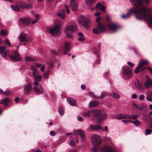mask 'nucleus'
Instances as JSON below:
<instances>
[{
	"label": "nucleus",
	"mask_w": 152,
	"mask_h": 152,
	"mask_svg": "<svg viewBox=\"0 0 152 152\" xmlns=\"http://www.w3.org/2000/svg\"><path fill=\"white\" fill-rule=\"evenodd\" d=\"M49 76V72H45L43 75V77L44 79H47Z\"/></svg>",
	"instance_id": "58836bf2"
},
{
	"label": "nucleus",
	"mask_w": 152,
	"mask_h": 152,
	"mask_svg": "<svg viewBox=\"0 0 152 152\" xmlns=\"http://www.w3.org/2000/svg\"><path fill=\"white\" fill-rule=\"evenodd\" d=\"M132 4L135 6L129 10L128 13L122 14L121 18L123 19L128 18L132 14H134L136 18L139 20H144L148 23V26H152V15L149 14L151 10L147 6L150 3V0H130Z\"/></svg>",
	"instance_id": "f257e3e1"
},
{
	"label": "nucleus",
	"mask_w": 152,
	"mask_h": 152,
	"mask_svg": "<svg viewBox=\"0 0 152 152\" xmlns=\"http://www.w3.org/2000/svg\"><path fill=\"white\" fill-rule=\"evenodd\" d=\"M34 17L36 18L34 20H33L32 21V24H34L37 22L38 20V18L39 17L40 15H35Z\"/></svg>",
	"instance_id": "72a5a7b5"
},
{
	"label": "nucleus",
	"mask_w": 152,
	"mask_h": 152,
	"mask_svg": "<svg viewBox=\"0 0 152 152\" xmlns=\"http://www.w3.org/2000/svg\"><path fill=\"white\" fill-rule=\"evenodd\" d=\"M106 93L104 92H102L101 93L100 96L98 97V98H99L100 99H102L104 98L106 96Z\"/></svg>",
	"instance_id": "49530a36"
},
{
	"label": "nucleus",
	"mask_w": 152,
	"mask_h": 152,
	"mask_svg": "<svg viewBox=\"0 0 152 152\" xmlns=\"http://www.w3.org/2000/svg\"><path fill=\"white\" fill-rule=\"evenodd\" d=\"M135 86L137 89H140L142 88V85L137 80L135 83Z\"/></svg>",
	"instance_id": "c756f323"
},
{
	"label": "nucleus",
	"mask_w": 152,
	"mask_h": 152,
	"mask_svg": "<svg viewBox=\"0 0 152 152\" xmlns=\"http://www.w3.org/2000/svg\"><path fill=\"white\" fill-rule=\"evenodd\" d=\"M19 21L22 24L26 25L30 22L31 19L29 18H21L20 19Z\"/></svg>",
	"instance_id": "f3484780"
},
{
	"label": "nucleus",
	"mask_w": 152,
	"mask_h": 152,
	"mask_svg": "<svg viewBox=\"0 0 152 152\" xmlns=\"http://www.w3.org/2000/svg\"><path fill=\"white\" fill-rule=\"evenodd\" d=\"M16 4L20 8H22L27 9L32 7L31 4L27 3L20 0L17 1Z\"/></svg>",
	"instance_id": "6e6552de"
},
{
	"label": "nucleus",
	"mask_w": 152,
	"mask_h": 152,
	"mask_svg": "<svg viewBox=\"0 0 152 152\" xmlns=\"http://www.w3.org/2000/svg\"><path fill=\"white\" fill-rule=\"evenodd\" d=\"M147 69H148V71L151 74H152V68L150 67H147Z\"/></svg>",
	"instance_id": "69168bd1"
},
{
	"label": "nucleus",
	"mask_w": 152,
	"mask_h": 152,
	"mask_svg": "<svg viewBox=\"0 0 152 152\" xmlns=\"http://www.w3.org/2000/svg\"><path fill=\"white\" fill-rule=\"evenodd\" d=\"M78 141L77 139L76 138L73 139L69 143V145L71 146H73L75 145V143L77 142Z\"/></svg>",
	"instance_id": "c85d7f7f"
},
{
	"label": "nucleus",
	"mask_w": 152,
	"mask_h": 152,
	"mask_svg": "<svg viewBox=\"0 0 152 152\" xmlns=\"http://www.w3.org/2000/svg\"><path fill=\"white\" fill-rule=\"evenodd\" d=\"M80 129L74 130L73 132L76 135H80L83 132Z\"/></svg>",
	"instance_id": "473e14b6"
},
{
	"label": "nucleus",
	"mask_w": 152,
	"mask_h": 152,
	"mask_svg": "<svg viewBox=\"0 0 152 152\" xmlns=\"http://www.w3.org/2000/svg\"><path fill=\"white\" fill-rule=\"evenodd\" d=\"M0 92L6 95H8L10 94V93L8 90H6L4 91H3L1 89H0Z\"/></svg>",
	"instance_id": "e433bc0d"
},
{
	"label": "nucleus",
	"mask_w": 152,
	"mask_h": 152,
	"mask_svg": "<svg viewBox=\"0 0 152 152\" xmlns=\"http://www.w3.org/2000/svg\"><path fill=\"white\" fill-rule=\"evenodd\" d=\"M47 63L50 66H52L53 65V61H50L49 62H48Z\"/></svg>",
	"instance_id": "0e129e2a"
},
{
	"label": "nucleus",
	"mask_w": 152,
	"mask_h": 152,
	"mask_svg": "<svg viewBox=\"0 0 152 152\" xmlns=\"http://www.w3.org/2000/svg\"><path fill=\"white\" fill-rule=\"evenodd\" d=\"M105 30L104 26L102 24L99 23L98 24L96 28L93 29V32L94 34H96L99 33H102Z\"/></svg>",
	"instance_id": "0eeeda50"
},
{
	"label": "nucleus",
	"mask_w": 152,
	"mask_h": 152,
	"mask_svg": "<svg viewBox=\"0 0 152 152\" xmlns=\"http://www.w3.org/2000/svg\"><path fill=\"white\" fill-rule=\"evenodd\" d=\"M152 132V130L150 129H147L145 130V134L146 135L149 134Z\"/></svg>",
	"instance_id": "37998d69"
},
{
	"label": "nucleus",
	"mask_w": 152,
	"mask_h": 152,
	"mask_svg": "<svg viewBox=\"0 0 152 152\" xmlns=\"http://www.w3.org/2000/svg\"><path fill=\"white\" fill-rule=\"evenodd\" d=\"M5 42L8 45L11 46L10 43V41L7 39H6L5 41Z\"/></svg>",
	"instance_id": "3c124183"
},
{
	"label": "nucleus",
	"mask_w": 152,
	"mask_h": 152,
	"mask_svg": "<svg viewBox=\"0 0 152 152\" xmlns=\"http://www.w3.org/2000/svg\"><path fill=\"white\" fill-rule=\"evenodd\" d=\"M7 48V47L5 46L0 47V54L5 58H6L7 56H9L8 52L5 51Z\"/></svg>",
	"instance_id": "f8f14e48"
},
{
	"label": "nucleus",
	"mask_w": 152,
	"mask_h": 152,
	"mask_svg": "<svg viewBox=\"0 0 152 152\" xmlns=\"http://www.w3.org/2000/svg\"><path fill=\"white\" fill-rule=\"evenodd\" d=\"M69 44L70 43L69 42H66L65 43L64 49V54H66L69 51Z\"/></svg>",
	"instance_id": "5701e85b"
},
{
	"label": "nucleus",
	"mask_w": 152,
	"mask_h": 152,
	"mask_svg": "<svg viewBox=\"0 0 152 152\" xmlns=\"http://www.w3.org/2000/svg\"><path fill=\"white\" fill-rule=\"evenodd\" d=\"M98 152H116V151L115 148L110 146H105Z\"/></svg>",
	"instance_id": "9d476101"
},
{
	"label": "nucleus",
	"mask_w": 152,
	"mask_h": 152,
	"mask_svg": "<svg viewBox=\"0 0 152 152\" xmlns=\"http://www.w3.org/2000/svg\"><path fill=\"white\" fill-rule=\"evenodd\" d=\"M31 90V85L30 84H28L24 87V91L25 93H29Z\"/></svg>",
	"instance_id": "aec40b11"
},
{
	"label": "nucleus",
	"mask_w": 152,
	"mask_h": 152,
	"mask_svg": "<svg viewBox=\"0 0 152 152\" xmlns=\"http://www.w3.org/2000/svg\"><path fill=\"white\" fill-rule=\"evenodd\" d=\"M70 6L73 11H76L78 7L77 1L76 0H70Z\"/></svg>",
	"instance_id": "ddd939ff"
},
{
	"label": "nucleus",
	"mask_w": 152,
	"mask_h": 152,
	"mask_svg": "<svg viewBox=\"0 0 152 152\" xmlns=\"http://www.w3.org/2000/svg\"><path fill=\"white\" fill-rule=\"evenodd\" d=\"M92 115V110L85 112L83 114V116L85 117H90Z\"/></svg>",
	"instance_id": "cd10ccee"
},
{
	"label": "nucleus",
	"mask_w": 152,
	"mask_h": 152,
	"mask_svg": "<svg viewBox=\"0 0 152 152\" xmlns=\"http://www.w3.org/2000/svg\"><path fill=\"white\" fill-rule=\"evenodd\" d=\"M92 120L94 121L96 120L98 123H101L107 116L106 114L99 110H92Z\"/></svg>",
	"instance_id": "f03ea898"
},
{
	"label": "nucleus",
	"mask_w": 152,
	"mask_h": 152,
	"mask_svg": "<svg viewBox=\"0 0 152 152\" xmlns=\"http://www.w3.org/2000/svg\"><path fill=\"white\" fill-rule=\"evenodd\" d=\"M65 12L64 10H59L58 13L57 15L58 16L61 17L63 19H64L65 17Z\"/></svg>",
	"instance_id": "b1692460"
},
{
	"label": "nucleus",
	"mask_w": 152,
	"mask_h": 152,
	"mask_svg": "<svg viewBox=\"0 0 152 152\" xmlns=\"http://www.w3.org/2000/svg\"><path fill=\"white\" fill-rule=\"evenodd\" d=\"M18 38L20 42H26L28 41L26 35L23 33L20 34L18 36Z\"/></svg>",
	"instance_id": "2eb2a0df"
},
{
	"label": "nucleus",
	"mask_w": 152,
	"mask_h": 152,
	"mask_svg": "<svg viewBox=\"0 0 152 152\" xmlns=\"http://www.w3.org/2000/svg\"><path fill=\"white\" fill-rule=\"evenodd\" d=\"M112 96L113 98L116 99H118L120 98L119 95L115 93H113L112 94Z\"/></svg>",
	"instance_id": "c9c22d12"
},
{
	"label": "nucleus",
	"mask_w": 152,
	"mask_h": 152,
	"mask_svg": "<svg viewBox=\"0 0 152 152\" xmlns=\"http://www.w3.org/2000/svg\"><path fill=\"white\" fill-rule=\"evenodd\" d=\"M11 9L14 11H18L19 10V8L16 5H11Z\"/></svg>",
	"instance_id": "f704fd0d"
},
{
	"label": "nucleus",
	"mask_w": 152,
	"mask_h": 152,
	"mask_svg": "<svg viewBox=\"0 0 152 152\" xmlns=\"http://www.w3.org/2000/svg\"><path fill=\"white\" fill-rule=\"evenodd\" d=\"M8 31L7 30H2L0 32L1 35L6 36L7 35Z\"/></svg>",
	"instance_id": "7c9ffc66"
},
{
	"label": "nucleus",
	"mask_w": 152,
	"mask_h": 152,
	"mask_svg": "<svg viewBox=\"0 0 152 152\" xmlns=\"http://www.w3.org/2000/svg\"><path fill=\"white\" fill-rule=\"evenodd\" d=\"M128 116L129 115L125 114H120L116 116V118L118 120L128 118Z\"/></svg>",
	"instance_id": "412c9836"
},
{
	"label": "nucleus",
	"mask_w": 152,
	"mask_h": 152,
	"mask_svg": "<svg viewBox=\"0 0 152 152\" xmlns=\"http://www.w3.org/2000/svg\"><path fill=\"white\" fill-rule=\"evenodd\" d=\"M51 53L52 54L54 55H57L58 53V52L54 50H52L51 51Z\"/></svg>",
	"instance_id": "603ef678"
},
{
	"label": "nucleus",
	"mask_w": 152,
	"mask_h": 152,
	"mask_svg": "<svg viewBox=\"0 0 152 152\" xmlns=\"http://www.w3.org/2000/svg\"><path fill=\"white\" fill-rule=\"evenodd\" d=\"M141 67H139V66H137V68L134 70V72L135 73H137L139 72L140 71H142L143 69H140V68Z\"/></svg>",
	"instance_id": "a18cd8bd"
},
{
	"label": "nucleus",
	"mask_w": 152,
	"mask_h": 152,
	"mask_svg": "<svg viewBox=\"0 0 152 152\" xmlns=\"http://www.w3.org/2000/svg\"><path fill=\"white\" fill-rule=\"evenodd\" d=\"M20 55L16 50L13 52L12 54L10 56L12 60L15 61H19L21 60V58L19 56Z\"/></svg>",
	"instance_id": "1a4fd4ad"
},
{
	"label": "nucleus",
	"mask_w": 152,
	"mask_h": 152,
	"mask_svg": "<svg viewBox=\"0 0 152 152\" xmlns=\"http://www.w3.org/2000/svg\"><path fill=\"white\" fill-rule=\"evenodd\" d=\"M148 62L147 60L141 61H140L139 64V67H142L144 65H147L148 64Z\"/></svg>",
	"instance_id": "a878e982"
},
{
	"label": "nucleus",
	"mask_w": 152,
	"mask_h": 152,
	"mask_svg": "<svg viewBox=\"0 0 152 152\" xmlns=\"http://www.w3.org/2000/svg\"><path fill=\"white\" fill-rule=\"evenodd\" d=\"M25 59L27 61H34L35 60L34 59H32L31 57L29 56H26Z\"/></svg>",
	"instance_id": "ea45409f"
},
{
	"label": "nucleus",
	"mask_w": 152,
	"mask_h": 152,
	"mask_svg": "<svg viewBox=\"0 0 152 152\" xmlns=\"http://www.w3.org/2000/svg\"><path fill=\"white\" fill-rule=\"evenodd\" d=\"M97 151V149L96 147H93L92 149V152H96Z\"/></svg>",
	"instance_id": "052dcab7"
},
{
	"label": "nucleus",
	"mask_w": 152,
	"mask_h": 152,
	"mask_svg": "<svg viewBox=\"0 0 152 152\" xmlns=\"http://www.w3.org/2000/svg\"><path fill=\"white\" fill-rule=\"evenodd\" d=\"M67 100L69 103L71 105L77 106L76 104V102L75 100L70 98H68L67 99Z\"/></svg>",
	"instance_id": "4be33fe9"
},
{
	"label": "nucleus",
	"mask_w": 152,
	"mask_h": 152,
	"mask_svg": "<svg viewBox=\"0 0 152 152\" xmlns=\"http://www.w3.org/2000/svg\"><path fill=\"white\" fill-rule=\"evenodd\" d=\"M127 64L128 65H129V66H130L131 67H133L134 66V64L133 63H131V62H128Z\"/></svg>",
	"instance_id": "680f3d73"
},
{
	"label": "nucleus",
	"mask_w": 152,
	"mask_h": 152,
	"mask_svg": "<svg viewBox=\"0 0 152 152\" xmlns=\"http://www.w3.org/2000/svg\"><path fill=\"white\" fill-rule=\"evenodd\" d=\"M58 112L60 115H62L64 114V110L61 107H59L58 108Z\"/></svg>",
	"instance_id": "79ce46f5"
},
{
	"label": "nucleus",
	"mask_w": 152,
	"mask_h": 152,
	"mask_svg": "<svg viewBox=\"0 0 152 152\" xmlns=\"http://www.w3.org/2000/svg\"><path fill=\"white\" fill-rule=\"evenodd\" d=\"M61 26L60 24H57L50 29L49 31L53 37L59 36L61 34Z\"/></svg>",
	"instance_id": "39448f33"
},
{
	"label": "nucleus",
	"mask_w": 152,
	"mask_h": 152,
	"mask_svg": "<svg viewBox=\"0 0 152 152\" xmlns=\"http://www.w3.org/2000/svg\"><path fill=\"white\" fill-rule=\"evenodd\" d=\"M77 22L79 24H81L86 28H88L90 26V20L88 17L86 18L81 15Z\"/></svg>",
	"instance_id": "20e7f679"
},
{
	"label": "nucleus",
	"mask_w": 152,
	"mask_h": 152,
	"mask_svg": "<svg viewBox=\"0 0 152 152\" xmlns=\"http://www.w3.org/2000/svg\"><path fill=\"white\" fill-rule=\"evenodd\" d=\"M34 90L36 93L39 94L41 93L43 91L42 87L39 84L37 86H35L34 87Z\"/></svg>",
	"instance_id": "4468645a"
},
{
	"label": "nucleus",
	"mask_w": 152,
	"mask_h": 152,
	"mask_svg": "<svg viewBox=\"0 0 152 152\" xmlns=\"http://www.w3.org/2000/svg\"><path fill=\"white\" fill-rule=\"evenodd\" d=\"M131 122L136 126H138L140 124V122L137 120H136L134 121H131Z\"/></svg>",
	"instance_id": "4c0bfd02"
},
{
	"label": "nucleus",
	"mask_w": 152,
	"mask_h": 152,
	"mask_svg": "<svg viewBox=\"0 0 152 152\" xmlns=\"http://www.w3.org/2000/svg\"><path fill=\"white\" fill-rule=\"evenodd\" d=\"M99 104V102L97 101H94L91 102L89 104V106L91 107H95Z\"/></svg>",
	"instance_id": "393cba45"
},
{
	"label": "nucleus",
	"mask_w": 152,
	"mask_h": 152,
	"mask_svg": "<svg viewBox=\"0 0 152 152\" xmlns=\"http://www.w3.org/2000/svg\"><path fill=\"white\" fill-rule=\"evenodd\" d=\"M89 95L93 97H94L95 98L97 99L98 98V97L97 96H95L94 95L93 93L92 92H89Z\"/></svg>",
	"instance_id": "09e8293b"
},
{
	"label": "nucleus",
	"mask_w": 152,
	"mask_h": 152,
	"mask_svg": "<svg viewBox=\"0 0 152 152\" xmlns=\"http://www.w3.org/2000/svg\"><path fill=\"white\" fill-rule=\"evenodd\" d=\"M82 139L83 141L85 140L86 139V137L84 132L83 131L80 134Z\"/></svg>",
	"instance_id": "a19ab883"
},
{
	"label": "nucleus",
	"mask_w": 152,
	"mask_h": 152,
	"mask_svg": "<svg viewBox=\"0 0 152 152\" xmlns=\"http://www.w3.org/2000/svg\"><path fill=\"white\" fill-rule=\"evenodd\" d=\"M95 127V125H91L90 126V128L92 130H94Z\"/></svg>",
	"instance_id": "774afa93"
},
{
	"label": "nucleus",
	"mask_w": 152,
	"mask_h": 152,
	"mask_svg": "<svg viewBox=\"0 0 152 152\" xmlns=\"http://www.w3.org/2000/svg\"><path fill=\"white\" fill-rule=\"evenodd\" d=\"M122 121L124 122L125 124H127L129 122H131V121L126 120H122Z\"/></svg>",
	"instance_id": "e2e57ef3"
},
{
	"label": "nucleus",
	"mask_w": 152,
	"mask_h": 152,
	"mask_svg": "<svg viewBox=\"0 0 152 152\" xmlns=\"http://www.w3.org/2000/svg\"><path fill=\"white\" fill-rule=\"evenodd\" d=\"M122 70L123 73L128 77H130L132 76V71L128 67H123L122 68Z\"/></svg>",
	"instance_id": "9b49d317"
},
{
	"label": "nucleus",
	"mask_w": 152,
	"mask_h": 152,
	"mask_svg": "<svg viewBox=\"0 0 152 152\" xmlns=\"http://www.w3.org/2000/svg\"><path fill=\"white\" fill-rule=\"evenodd\" d=\"M74 31V27L72 26H69L66 27L65 32L66 33L72 34Z\"/></svg>",
	"instance_id": "a211bd4d"
},
{
	"label": "nucleus",
	"mask_w": 152,
	"mask_h": 152,
	"mask_svg": "<svg viewBox=\"0 0 152 152\" xmlns=\"http://www.w3.org/2000/svg\"><path fill=\"white\" fill-rule=\"evenodd\" d=\"M138 116V115H135L133 116H131L130 115H129L128 118H131L134 120H135L137 118Z\"/></svg>",
	"instance_id": "8fccbe9b"
},
{
	"label": "nucleus",
	"mask_w": 152,
	"mask_h": 152,
	"mask_svg": "<svg viewBox=\"0 0 152 152\" xmlns=\"http://www.w3.org/2000/svg\"><path fill=\"white\" fill-rule=\"evenodd\" d=\"M144 86L146 88H149L152 87V80L151 79L146 80L144 83Z\"/></svg>",
	"instance_id": "6ab92c4d"
},
{
	"label": "nucleus",
	"mask_w": 152,
	"mask_h": 152,
	"mask_svg": "<svg viewBox=\"0 0 152 152\" xmlns=\"http://www.w3.org/2000/svg\"><path fill=\"white\" fill-rule=\"evenodd\" d=\"M9 101V99L8 98H4L2 99L0 102L1 104H4L5 105H6V102Z\"/></svg>",
	"instance_id": "2f4dec72"
},
{
	"label": "nucleus",
	"mask_w": 152,
	"mask_h": 152,
	"mask_svg": "<svg viewBox=\"0 0 152 152\" xmlns=\"http://www.w3.org/2000/svg\"><path fill=\"white\" fill-rule=\"evenodd\" d=\"M30 68L32 72V75L34 77V82L33 84L35 86L39 85V83L38 82L41 80L42 76L39 74L37 75V70L34 65H31L30 66Z\"/></svg>",
	"instance_id": "7ed1b4c3"
},
{
	"label": "nucleus",
	"mask_w": 152,
	"mask_h": 152,
	"mask_svg": "<svg viewBox=\"0 0 152 152\" xmlns=\"http://www.w3.org/2000/svg\"><path fill=\"white\" fill-rule=\"evenodd\" d=\"M104 130L105 131L106 134H107L109 133V130L108 128V127L107 126H105L104 127Z\"/></svg>",
	"instance_id": "4d7b16f0"
},
{
	"label": "nucleus",
	"mask_w": 152,
	"mask_h": 152,
	"mask_svg": "<svg viewBox=\"0 0 152 152\" xmlns=\"http://www.w3.org/2000/svg\"><path fill=\"white\" fill-rule=\"evenodd\" d=\"M65 7L67 14H69V13L70 11L68 8V7L66 5H65Z\"/></svg>",
	"instance_id": "bf43d9fd"
},
{
	"label": "nucleus",
	"mask_w": 152,
	"mask_h": 152,
	"mask_svg": "<svg viewBox=\"0 0 152 152\" xmlns=\"http://www.w3.org/2000/svg\"><path fill=\"white\" fill-rule=\"evenodd\" d=\"M91 141L93 145H99L101 143V137L98 134H94L91 137Z\"/></svg>",
	"instance_id": "423d86ee"
},
{
	"label": "nucleus",
	"mask_w": 152,
	"mask_h": 152,
	"mask_svg": "<svg viewBox=\"0 0 152 152\" xmlns=\"http://www.w3.org/2000/svg\"><path fill=\"white\" fill-rule=\"evenodd\" d=\"M100 9L103 12H105V8L104 6L103 5H101V6Z\"/></svg>",
	"instance_id": "5fc2aeb1"
},
{
	"label": "nucleus",
	"mask_w": 152,
	"mask_h": 152,
	"mask_svg": "<svg viewBox=\"0 0 152 152\" xmlns=\"http://www.w3.org/2000/svg\"><path fill=\"white\" fill-rule=\"evenodd\" d=\"M132 97L133 99H135L137 97V95L135 94H134L132 95Z\"/></svg>",
	"instance_id": "338daca9"
},
{
	"label": "nucleus",
	"mask_w": 152,
	"mask_h": 152,
	"mask_svg": "<svg viewBox=\"0 0 152 152\" xmlns=\"http://www.w3.org/2000/svg\"><path fill=\"white\" fill-rule=\"evenodd\" d=\"M108 27L114 32L117 30L119 28L118 26L114 23H109L108 24Z\"/></svg>",
	"instance_id": "dca6fc26"
},
{
	"label": "nucleus",
	"mask_w": 152,
	"mask_h": 152,
	"mask_svg": "<svg viewBox=\"0 0 152 152\" xmlns=\"http://www.w3.org/2000/svg\"><path fill=\"white\" fill-rule=\"evenodd\" d=\"M69 34V33H66L67 37L70 39H72L73 36L71 34Z\"/></svg>",
	"instance_id": "6e6d98bb"
},
{
	"label": "nucleus",
	"mask_w": 152,
	"mask_h": 152,
	"mask_svg": "<svg viewBox=\"0 0 152 152\" xmlns=\"http://www.w3.org/2000/svg\"><path fill=\"white\" fill-rule=\"evenodd\" d=\"M85 1L86 4L88 6L90 5L93 3L90 0H85Z\"/></svg>",
	"instance_id": "de8ad7c7"
},
{
	"label": "nucleus",
	"mask_w": 152,
	"mask_h": 152,
	"mask_svg": "<svg viewBox=\"0 0 152 152\" xmlns=\"http://www.w3.org/2000/svg\"><path fill=\"white\" fill-rule=\"evenodd\" d=\"M102 128V126L99 125H95V127L94 128L95 130H99L101 129Z\"/></svg>",
	"instance_id": "c03bdc74"
},
{
	"label": "nucleus",
	"mask_w": 152,
	"mask_h": 152,
	"mask_svg": "<svg viewBox=\"0 0 152 152\" xmlns=\"http://www.w3.org/2000/svg\"><path fill=\"white\" fill-rule=\"evenodd\" d=\"M144 98V96L143 95L141 94L140 95L139 97V99L140 101H142L143 100Z\"/></svg>",
	"instance_id": "864d4df0"
},
{
	"label": "nucleus",
	"mask_w": 152,
	"mask_h": 152,
	"mask_svg": "<svg viewBox=\"0 0 152 152\" xmlns=\"http://www.w3.org/2000/svg\"><path fill=\"white\" fill-rule=\"evenodd\" d=\"M45 65H44L41 67L40 70L42 72H43L44 71L45 69Z\"/></svg>",
	"instance_id": "13d9d810"
},
{
	"label": "nucleus",
	"mask_w": 152,
	"mask_h": 152,
	"mask_svg": "<svg viewBox=\"0 0 152 152\" xmlns=\"http://www.w3.org/2000/svg\"><path fill=\"white\" fill-rule=\"evenodd\" d=\"M146 99L148 101L151 102V101L152 100V93L150 92L148 93Z\"/></svg>",
	"instance_id": "bb28decb"
}]
</instances>
